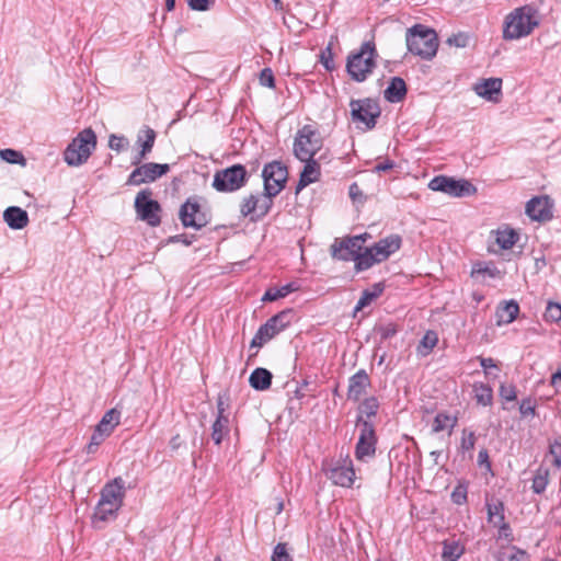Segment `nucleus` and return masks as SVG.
I'll use <instances>...</instances> for the list:
<instances>
[{
    "instance_id": "obj_19",
    "label": "nucleus",
    "mask_w": 561,
    "mask_h": 561,
    "mask_svg": "<svg viewBox=\"0 0 561 561\" xmlns=\"http://www.w3.org/2000/svg\"><path fill=\"white\" fill-rule=\"evenodd\" d=\"M370 378L366 370L359 369L348 379L347 399L357 402L370 387Z\"/></svg>"
},
{
    "instance_id": "obj_23",
    "label": "nucleus",
    "mask_w": 561,
    "mask_h": 561,
    "mask_svg": "<svg viewBox=\"0 0 561 561\" xmlns=\"http://www.w3.org/2000/svg\"><path fill=\"white\" fill-rule=\"evenodd\" d=\"M157 134L156 131L146 126L137 137V144L140 145L141 149L139 153L134 158L133 164L138 165L152 150L154 146Z\"/></svg>"
},
{
    "instance_id": "obj_38",
    "label": "nucleus",
    "mask_w": 561,
    "mask_h": 561,
    "mask_svg": "<svg viewBox=\"0 0 561 561\" xmlns=\"http://www.w3.org/2000/svg\"><path fill=\"white\" fill-rule=\"evenodd\" d=\"M298 289V286L295 283H288L279 288H268L264 296L262 297L263 301H275L279 298L286 297L288 294Z\"/></svg>"
},
{
    "instance_id": "obj_50",
    "label": "nucleus",
    "mask_w": 561,
    "mask_h": 561,
    "mask_svg": "<svg viewBox=\"0 0 561 561\" xmlns=\"http://www.w3.org/2000/svg\"><path fill=\"white\" fill-rule=\"evenodd\" d=\"M549 454L552 457V465L561 468V442L554 440L549 445Z\"/></svg>"
},
{
    "instance_id": "obj_36",
    "label": "nucleus",
    "mask_w": 561,
    "mask_h": 561,
    "mask_svg": "<svg viewBox=\"0 0 561 561\" xmlns=\"http://www.w3.org/2000/svg\"><path fill=\"white\" fill-rule=\"evenodd\" d=\"M496 559L497 561H529V554L512 546L499 551Z\"/></svg>"
},
{
    "instance_id": "obj_22",
    "label": "nucleus",
    "mask_w": 561,
    "mask_h": 561,
    "mask_svg": "<svg viewBox=\"0 0 561 561\" xmlns=\"http://www.w3.org/2000/svg\"><path fill=\"white\" fill-rule=\"evenodd\" d=\"M401 247V238L398 234L388 236L376 242L370 249L379 262L386 261Z\"/></svg>"
},
{
    "instance_id": "obj_63",
    "label": "nucleus",
    "mask_w": 561,
    "mask_h": 561,
    "mask_svg": "<svg viewBox=\"0 0 561 561\" xmlns=\"http://www.w3.org/2000/svg\"><path fill=\"white\" fill-rule=\"evenodd\" d=\"M478 360L480 362L481 367L484 368L485 374H489L488 373L489 368H496V364H495L494 359L491 357L479 356Z\"/></svg>"
},
{
    "instance_id": "obj_41",
    "label": "nucleus",
    "mask_w": 561,
    "mask_h": 561,
    "mask_svg": "<svg viewBox=\"0 0 561 561\" xmlns=\"http://www.w3.org/2000/svg\"><path fill=\"white\" fill-rule=\"evenodd\" d=\"M463 553V547H461L458 542H444V548L442 552V557L446 561H457L461 554Z\"/></svg>"
},
{
    "instance_id": "obj_51",
    "label": "nucleus",
    "mask_w": 561,
    "mask_h": 561,
    "mask_svg": "<svg viewBox=\"0 0 561 561\" xmlns=\"http://www.w3.org/2000/svg\"><path fill=\"white\" fill-rule=\"evenodd\" d=\"M476 440H477V437L473 432H467V430H463L460 448L463 451L472 450L474 448Z\"/></svg>"
},
{
    "instance_id": "obj_11",
    "label": "nucleus",
    "mask_w": 561,
    "mask_h": 561,
    "mask_svg": "<svg viewBox=\"0 0 561 561\" xmlns=\"http://www.w3.org/2000/svg\"><path fill=\"white\" fill-rule=\"evenodd\" d=\"M352 119L356 123H363L367 129L376 126L377 118L380 116V107L371 99L352 100L350 103Z\"/></svg>"
},
{
    "instance_id": "obj_44",
    "label": "nucleus",
    "mask_w": 561,
    "mask_h": 561,
    "mask_svg": "<svg viewBox=\"0 0 561 561\" xmlns=\"http://www.w3.org/2000/svg\"><path fill=\"white\" fill-rule=\"evenodd\" d=\"M499 394L506 402L515 401L517 398L516 387L514 385L501 383Z\"/></svg>"
},
{
    "instance_id": "obj_54",
    "label": "nucleus",
    "mask_w": 561,
    "mask_h": 561,
    "mask_svg": "<svg viewBox=\"0 0 561 561\" xmlns=\"http://www.w3.org/2000/svg\"><path fill=\"white\" fill-rule=\"evenodd\" d=\"M376 331L380 335L381 340H388L397 334L398 329L394 323H387L379 325Z\"/></svg>"
},
{
    "instance_id": "obj_52",
    "label": "nucleus",
    "mask_w": 561,
    "mask_h": 561,
    "mask_svg": "<svg viewBox=\"0 0 561 561\" xmlns=\"http://www.w3.org/2000/svg\"><path fill=\"white\" fill-rule=\"evenodd\" d=\"M451 501L457 505H462L467 502V486L458 484L451 492Z\"/></svg>"
},
{
    "instance_id": "obj_55",
    "label": "nucleus",
    "mask_w": 561,
    "mask_h": 561,
    "mask_svg": "<svg viewBox=\"0 0 561 561\" xmlns=\"http://www.w3.org/2000/svg\"><path fill=\"white\" fill-rule=\"evenodd\" d=\"M273 197L274 196H268L264 192V197L262 199L259 198V206H257L259 214H257V217H264V216H266L268 214V211L271 210V208L273 206Z\"/></svg>"
},
{
    "instance_id": "obj_2",
    "label": "nucleus",
    "mask_w": 561,
    "mask_h": 561,
    "mask_svg": "<svg viewBox=\"0 0 561 561\" xmlns=\"http://www.w3.org/2000/svg\"><path fill=\"white\" fill-rule=\"evenodd\" d=\"M407 46L411 54L431 60L437 53L438 38L433 28L415 24L407 31Z\"/></svg>"
},
{
    "instance_id": "obj_14",
    "label": "nucleus",
    "mask_w": 561,
    "mask_h": 561,
    "mask_svg": "<svg viewBox=\"0 0 561 561\" xmlns=\"http://www.w3.org/2000/svg\"><path fill=\"white\" fill-rule=\"evenodd\" d=\"M170 170L169 164H160L154 162L145 163L137 167L129 174L126 184L127 185H140L142 183H150L159 179L160 176L168 173Z\"/></svg>"
},
{
    "instance_id": "obj_40",
    "label": "nucleus",
    "mask_w": 561,
    "mask_h": 561,
    "mask_svg": "<svg viewBox=\"0 0 561 561\" xmlns=\"http://www.w3.org/2000/svg\"><path fill=\"white\" fill-rule=\"evenodd\" d=\"M456 424H457L456 416L451 417L450 415H448L446 413H438L435 416L434 422H433V432L439 433V432L446 430L447 427L453 430L456 426Z\"/></svg>"
},
{
    "instance_id": "obj_37",
    "label": "nucleus",
    "mask_w": 561,
    "mask_h": 561,
    "mask_svg": "<svg viewBox=\"0 0 561 561\" xmlns=\"http://www.w3.org/2000/svg\"><path fill=\"white\" fill-rule=\"evenodd\" d=\"M438 342V335L435 331H427L421 339L416 352L420 356H427Z\"/></svg>"
},
{
    "instance_id": "obj_16",
    "label": "nucleus",
    "mask_w": 561,
    "mask_h": 561,
    "mask_svg": "<svg viewBox=\"0 0 561 561\" xmlns=\"http://www.w3.org/2000/svg\"><path fill=\"white\" fill-rule=\"evenodd\" d=\"M552 207L549 196H535L527 202L525 213L533 220L547 221L552 218Z\"/></svg>"
},
{
    "instance_id": "obj_13",
    "label": "nucleus",
    "mask_w": 561,
    "mask_h": 561,
    "mask_svg": "<svg viewBox=\"0 0 561 561\" xmlns=\"http://www.w3.org/2000/svg\"><path fill=\"white\" fill-rule=\"evenodd\" d=\"M179 217L185 228L199 230L209 224V217L202 211L197 201L188 198L180 208Z\"/></svg>"
},
{
    "instance_id": "obj_35",
    "label": "nucleus",
    "mask_w": 561,
    "mask_h": 561,
    "mask_svg": "<svg viewBox=\"0 0 561 561\" xmlns=\"http://www.w3.org/2000/svg\"><path fill=\"white\" fill-rule=\"evenodd\" d=\"M474 398L478 404L489 407L493 402V390L492 388L483 382H476L473 385Z\"/></svg>"
},
{
    "instance_id": "obj_12",
    "label": "nucleus",
    "mask_w": 561,
    "mask_h": 561,
    "mask_svg": "<svg viewBox=\"0 0 561 561\" xmlns=\"http://www.w3.org/2000/svg\"><path fill=\"white\" fill-rule=\"evenodd\" d=\"M356 425L360 427V434L355 448V456L358 460L373 457L376 453L377 437L374 425L370 421L358 416Z\"/></svg>"
},
{
    "instance_id": "obj_33",
    "label": "nucleus",
    "mask_w": 561,
    "mask_h": 561,
    "mask_svg": "<svg viewBox=\"0 0 561 561\" xmlns=\"http://www.w3.org/2000/svg\"><path fill=\"white\" fill-rule=\"evenodd\" d=\"M488 522L494 527L505 522L504 504L500 500L486 502Z\"/></svg>"
},
{
    "instance_id": "obj_5",
    "label": "nucleus",
    "mask_w": 561,
    "mask_h": 561,
    "mask_svg": "<svg viewBox=\"0 0 561 561\" xmlns=\"http://www.w3.org/2000/svg\"><path fill=\"white\" fill-rule=\"evenodd\" d=\"M322 147L323 138L321 133L316 125L307 124L298 129L294 140L293 152L298 160H306L316 157Z\"/></svg>"
},
{
    "instance_id": "obj_31",
    "label": "nucleus",
    "mask_w": 561,
    "mask_h": 561,
    "mask_svg": "<svg viewBox=\"0 0 561 561\" xmlns=\"http://www.w3.org/2000/svg\"><path fill=\"white\" fill-rule=\"evenodd\" d=\"M230 432L229 415H217L211 426V439L216 445H220L225 436Z\"/></svg>"
},
{
    "instance_id": "obj_20",
    "label": "nucleus",
    "mask_w": 561,
    "mask_h": 561,
    "mask_svg": "<svg viewBox=\"0 0 561 561\" xmlns=\"http://www.w3.org/2000/svg\"><path fill=\"white\" fill-rule=\"evenodd\" d=\"M474 92L491 102L497 103L502 96V79L489 78L477 83L473 88Z\"/></svg>"
},
{
    "instance_id": "obj_34",
    "label": "nucleus",
    "mask_w": 561,
    "mask_h": 561,
    "mask_svg": "<svg viewBox=\"0 0 561 561\" xmlns=\"http://www.w3.org/2000/svg\"><path fill=\"white\" fill-rule=\"evenodd\" d=\"M354 261L356 272L366 271L374 264L380 263L370 248H366L364 252L358 251Z\"/></svg>"
},
{
    "instance_id": "obj_10",
    "label": "nucleus",
    "mask_w": 561,
    "mask_h": 561,
    "mask_svg": "<svg viewBox=\"0 0 561 561\" xmlns=\"http://www.w3.org/2000/svg\"><path fill=\"white\" fill-rule=\"evenodd\" d=\"M428 187L432 191L443 192L454 197L470 196L477 192L467 180H455L446 175H438L431 180Z\"/></svg>"
},
{
    "instance_id": "obj_46",
    "label": "nucleus",
    "mask_w": 561,
    "mask_h": 561,
    "mask_svg": "<svg viewBox=\"0 0 561 561\" xmlns=\"http://www.w3.org/2000/svg\"><path fill=\"white\" fill-rule=\"evenodd\" d=\"M272 561H291V557L288 553L287 545L278 542L273 551Z\"/></svg>"
},
{
    "instance_id": "obj_6",
    "label": "nucleus",
    "mask_w": 561,
    "mask_h": 561,
    "mask_svg": "<svg viewBox=\"0 0 561 561\" xmlns=\"http://www.w3.org/2000/svg\"><path fill=\"white\" fill-rule=\"evenodd\" d=\"M250 174L242 164H233L214 174L211 186L220 193H232L242 188L249 181Z\"/></svg>"
},
{
    "instance_id": "obj_58",
    "label": "nucleus",
    "mask_w": 561,
    "mask_h": 561,
    "mask_svg": "<svg viewBox=\"0 0 561 561\" xmlns=\"http://www.w3.org/2000/svg\"><path fill=\"white\" fill-rule=\"evenodd\" d=\"M447 43L456 47H466L468 44V36L465 34L453 35L447 39Z\"/></svg>"
},
{
    "instance_id": "obj_32",
    "label": "nucleus",
    "mask_w": 561,
    "mask_h": 561,
    "mask_svg": "<svg viewBox=\"0 0 561 561\" xmlns=\"http://www.w3.org/2000/svg\"><path fill=\"white\" fill-rule=\"evenodd\" d=\"M495 243L501 250L512 249L518 240V233L514 229H497L495 232Z\"/></svg>"
},
{
    "instance_id": "obj_28",
    "label": "nucleus",
    "mask_w": 561,
    "mask_h": 561,
    "mask_svg": "<svg viewBox=\"0 0 561 561\" xmlns=\"http://www.w3.org/2000/svg\"><path fill=\"white\" fill-rule=\"evenodd\" d=\"M519 306L515 300L504 301L496 308L497 324L512 323L518 316Z\"/></svg>"
},
{
    "instance_id": "obj_45",
    "label": "nucleus",
    "mask_w": 561,
    "mask_h": 561,
    "mask_svg": "<svg viewBox=\"0 0 561 561\" xmlns=\"http://www.w3.org/2000/svg\"><path fill=\"white\" fill-rule=\"evenodd\" d=\"M546 320L558 322L561 320V305L557 302H549L546 312H545Z\"/></svg>"
},
{
    "instance_id": "obj_49",
    "label": "nucleus",
    "mask_w": 561,
    "mask_h": 561,
    "mask_svg": "<svg viewBox=\"0 0 561 561\" xmlns=\"http://www.w3.org/2000/svg\"><path fill=\"white\" fill-rule=\"evenodd\" d=\"M128 146V140L124 136H117V135H111L108 139V147L112 150H115L117 152H121L122 150L126 149Z\"/></svg>"
},
{
    "instance_id": "obj_26",
    "label": "nucleus",
    "mask_w": 561,
    "mask_h": 561,
    "mask_svg": "<svg viewBox=\"0 0 561 561\" xmlns=\"http://www.w3.org/2000/svg\"><path fill=\"white\" fill-rule=\"evenodd\" d=\"M407 84L400 77H393L385 90V99L391 103L401 102L407 95Z\"/></svg>"
},
{
    "instance_id": "obj_62",
    "label": "nucleus",
    "mask_w": 561,
    "mask_h": 561,
    "mask_svg": "<svg viewBox=\"0 0 561 561\" xmlns=\"http://www.w3.org/2000/svg\"><path fill=\"white\" fill-rule=\"evenodd\" d=\"M394 162L390 159H387L383 162L377 163L374 168V171L377 173L387 172L391 169H393Z\"/></svg>"
},
{
    "instance_id": "obj_47",
    "label": "nucleus",
    "mask_w": 561,
    "mask_h": 561,
    "mask_svg": "<svg viewBox=\"0 0 561 561\" xmlns=\"http://www.w3.org/2000/svg\"><path fill=\"white\" fill-rule=\"evenodd\" d=\"M0 157L10 163H23L24 157L21 152L14 149H3L0 151Z\"/></svg>"
},
{
    "instance_id": "obj_61",
    "label": "nucleus",
    "mask_w": 561,
    "mask_h": 561,
    "mask_svg": "<svg viewBox=\"0 0 561 561\" xmlns=\"http://www.w3.org/2000/svg\"><path fill=\"white\" fill-rule=\"evenodd\" d=\"M194 236H187V234H176L173 237H170V242H181L185 245H191L194 241Z\"/></svg>"
},
{
    "instance_id": "obj_7",
    "label": "nucleus",
    "mask_w": 561,
    "mask_h": 561,
    "mask_svg": "<svg viewBox=\"0 0 561 561\" xmlns=\"http://www.w3.org/2000/svg\"><path fill=\"white\" fill-rule=\"evenodd\" d=\"M293 310L286 309L271 317L263 325L259 328L253 336L250 346L262 347L267 341L272 340L278 333L288 328L293 320Z\"/></svg>"
},
{
    "instance_id": "obj_3",
    "label": "nucleus",
    "mask_w": 561,
    "mask_h": 561,
    "mask_svg": "<svg viewBox=\"0 0 561 561\" xmlns=\"http://www.w3.org/2000/svg\"><path fill=\"white\" fill-rule=\"evenodd\" d=\"M377 50L374 42H365L358 51L351 53L346 61V71L356 82L365 81L376 68Z\"/></svg>"
},
{
    "instance_id": "obj_39",
    "label": "nucleus",
    "mask_w": 561,
    "mask_h": 561,
    "mask_svg": "<svg viewBox=\"0 0 561 561\" xmlns=\"http://www.w3.org/2000/svg\"><path fill=\"white\" fill-rule=\"evenodd\" d=\"M549 483V470L545 468H538L533 478L531 490L536 494H541L545 492L547 485Z\"/></svg>"
},
{
    "instance_id": "obj_53",
    "label": "nucleus",
    "mask_w": 561,
    "mask_h": 561,
    "mask_svg": "<svg viewBox=\"0 0 561 561\" xmlns=\"http://www.w3.org/2000/svg\"><path fill=\"white\" fill-rule=\"evenodd\" d=\"M519 413L523 417L535 416L536 405L531 398L522 400L519 404Z\"/></svg>"
},
{
    "instance_id": "obj_57",
    "label": "nucleus",
    "mask_w": 561,
    "mask_h": 561,
    "mask_svg": "<svg viewBox=\"0 0 561 561\" xmlns=\"http://www.w3.org/2000/svg\"><path fill=\"white\" fill-rule=\"evenodd\" d=\"M211 3V0H187L188 7L194 11H207Z\"/></svg>"
},
{
    "instance_id": "obj_43",
    "label": "nucleus",
    "mask_w": 561,
    "mask_h": 561,
    "mask_svg": "<svg viewBox=\"0 0 561 561\" xmlns=\"http://www.w3.org/2000/svg\"><path fill=\"white\" fill-rule=\"evenodd\" d=\"M379 409V402L376 397L366 398L359 405V412L362 415H366L368 419L375 416Z\"/></svg>"
},
{
    "instance_id": "obj_15",
    "label": "nucleus",
    "mask_w": 561,
    "mask_h": 561,
    "mask_svg": "<svg viewBox=\"0 0 561 561\" xmlns=\"http://www.w3.org/2000/svg\"><path fill=\"white\" fill-rule=\"evenodd\" d=\"M358 251H362L359 237L335 238L330 247L331 256L339 261H354Z\"/></svg>"
},
{
    "instance_id": "obj_8",
    "label": "nucleus",
    "mask_w": 561,
    "mask_h": 561,
    "mask_svg": "<svg viewBox=\"0 0 561 561\" xmlns=\"http://www.w3.org/2000/svg\"><path fill=\"white\" fill-rule=\"evenodd\" d=\"M264 192L268 196H277L285 187L288 170L280 161H272L264 165L262 171Z\"/></svg>"
},
{
    "instance_id": "obj_56",
    "label": "nucleus",
    "mask_w": 561,
    "mask_h": 561,
    "mask_svg": "<svg viewBox=\"0 0 561 561\" xmlns=\"http://www.w3.org/2000/svg\"><path fill=\"white\" fill-rule=\"evenodd\" d=\"M260 83L267 88H274L275 78L271 68H264L260 73Z\"/></svg>"
},
{
    "instance_id": "obj_48",
    "label": "nucleus",
    "mask_w": 561,
    "mask_h": 561,
    "mask_svg": "<svg viewBox=\"0 0 561 561\" xmlns=\"http://www.w3.org/2000/svg\"><path fill=\"white\" fill-rule=\"evenodd\" d=\"M479 274H483V275H488L489 277H500L501 276V272L499 268H496L495 266H489V265H476L473 268H472V272H471V275L474 276V275H479Z\"/></svg>"
},
{
    "instance_id": "obj_64",
    "label": "nucleus",
    "mask_w": 561,
    "mask_h": 561,
    "mask_svg": "<svg viewBox=\"0 0 561 561\" xmlns=\"http://www.w3.org/2000/svg\"><path fill=\"white\" fill-rule=\"evenodd\" d=\"M478 463L480 466L485 465L486 468H489V469L491 468V463L489 461V454H488L486 449L483 448V449H481L479 451V454H478Z\"/></svg>"
},
{
    "instance_id": "obj_18",
    "label": "nucleus",
    "mask_w": 561,
    "mask_h": 561,
    "mask_svg": "<svg viewBox=\"0 0 561 561\" xmlns=\"http://www.w3.org/2000/svg\"><path fill=\"white\" fill-rule=\"evenodd\" d=\"M324 471L327 478L331 480L335 485L351 488L354 483L355 471L352 461L343 465L336 463L324 469Z\"/></svg>"
},
{
    "instance_id": "obj_21",
    "label": "nucleus",
    "mask_w": 561,
    "mask_h": 561,
    "mask_svg": "<svg viewBox=\"0 0 561 561\" xmlns=\"http://www.w3.org/2000/svg\"><path fill=\"white\" fill-rule=\"evenodd\" d=\"M300 161L304 162L305 165L302 171L300 172L299 181L296 187V193H299L309 184L319 181L321 176L320 163L314 157Z\"/></svg>"
},
{
    "instance_id": "obj_1",
    "label": "nucleus",
    "mask_w": 561,
    "mask_h": 561,
    "mask_svg": "<svg viewBox=\"0 0 561 561\" xmlns=\"http://www.w3.org/2000/svg\"><path fill=\"white\" fill-rule=\"evenodd\" d=\"M539 24L540 15L536 7L526 4L516 8L504 20L503 38L514 41L528 36Z\"/></svg>"
},
{
    "instance_id": "obj_59",
    "label": "nucleus",
    "mask_w": 561,
    "mask_h": 561,
    "mask_svg": "<svg viewBox=\"0 0 561 561\" xmlns=\"http://www.w3.org/2000/svg\"><path fill=\"white\" fill-rule=\"evenodd\" d=\"M496 527H499V538H504L507 541L513 540L512 529L507 523L503 522Z\"/></svg>"
},
{
    "instance_id": "obj_17",
    "label": "nucleus",
    "mask_w": 561,
    "mask_h": 561,
    "mask_svg": "<svg viewBox=\"0 0 561 561\" xmlns=\"http://www.w3.org/2000/svg\"><path fill=\"white\" fill-rule=\"evenodd\" d=\"M126 495V485L122 477H116L105 483L101 490L100 500L115 507H122Z\"/></svg>"
},
{
    "instance_id": "obj_60",
    "label": "nucleus",
    "mask_w": 561,
    "mask_h": 561,
    "mask_svg": "<svg viewBox=\"0 0 561 561\" xmlns=\"http://www.w3.org/2000/svg\"><path fill=\"white\" fill-rule=\"evenodd\" d=\"M327 51H328V56H325L324 53L321 55V62L327 70L331 71L334 69V60H333L331 49L327 48Z\"/></svg>"
},
{
    "instance_id": "obj_27",
    "label": "nucleus",
    "mask_w": 561,
    "mask_h": 561,
    "mask_svg": "<svg viewBox=\"0 0 561 561\" xmlns=\"http://www.w3.org/2000/svg\"><path fill=\"white\" fill-rule=\"evenodd\" d=\"M272 378L273 375L270 370L266 368L257 367L251 373L249 382L253 389L257 391H264L271 387Z\"/></svg>"
},
{
    "instance_id": "obj_9",
    "label": "nucleus",
    "mask_w": 561,
    "mask_h": 561,
    "mask_svg": "<svg viewBox=\"0 0 561 561\" xmlns=\"http://www.w3.org/2000/svg\"><path fill=\"white\" fill-rule=\"evenodd\" d=\"M152 192L149 188L140 191L135 198V209L137 217L147 222L150 227H157L161 224V206L151 199Z\"/></svg>"
},
{
    "instance_id": "obj_30",
    "label": "nucleus",
    "mask_w": 561,
    "mask_h": 561,
    "mask_svg": "<svg viewBox=\"0 0 561 561\" xmlns=\"http://www.w3.org/2000/svg\"><path fill=\"white\" fill-rule=\"evenodd\" d=\"M385 290V284L382 282L376 283L369 289H365L358 299L354 311H360L365 307L369 306L374 300L382 295Z\"/></svg>"
},
{
    "instance_id": "obj_29",
    "label": "nucleus",
    "mask_w": 561,
    "mask_h": 561,
    "mask_svg": "<svg viewBox=\"0 0 561 561\" xmlns=\"http://www.w3.org/2000/svg\"><path fill=\"white\" fill-rule=\"evenodd\" d=\"M119 422L121 411H118L116 408H113L105 412L101 421L95 426V430H98V432L100 433L110 436L113 433L114 428L119 424Z\"/></svg>"
},
{
    "instance_id": "obj_4",
    "label": "nucleus",
    "mask_w": 561,
    "mask_h": 561,
    "mask_svg": "<svg viewBox=\"0 0 561 561\" xmlns=\"http://www.w3.org/2000/svg\"><path fill=\"white\" fill-rule=\"evenodd\" d=\"M96 147V135L92 128H84L64 151V160L70 167H79L88 161Z\"/></svg>"
},
{
    "instance_id": "obj_24",
    "label": "nucleus",
    "mask_w": 561,
    "mask_h": 561,
    "mask_svg": "<svg viewBox=\"0 0 561 561\" xmlns=\"http://www.w3.org/2000/svg\"><path fill=\"white\" fill-rule=\"evenodd\" d=\"M119 510L121 507H115V505L99 500L98 504L94 507V513L92 515L93 527L101 528V523H106L115 519L117 517Z\"/></svg>"
},
{
    "instance_id": "obj_25",
    "label": "nucleus",
    "mask_w": 561,
    "mask_h": 561,
    "mask_svg": "<svg viewBox=\"0 0 561 561\" xmlns=\"http://www.w3.org/2000/svg\"><path fill=\"white\" fill-rule=\"evenodd\" d=\"M3 219L11 229L20 230L27 226L28 216L25 210L20 207H8L3 213Z\"/></svg>"
},
{
    "instance_id": "obj_42",
    "label": "nucleus",
    "mask_w": 561,
    "mask_h": 561,
    "mask_svg": "<svg viewBox=\"0 0 561 561\" xmlns=\"http://www.w3.org/2000/svg\"><path fill=\"white\" fill-rule=\"evenodd\" d=\"M257 206L259 197L256 195L251 194L248 197L243 198L240 205V213L243 217H248L249 215H252L255 211L259 213Z\"/></svg>"
}]
</instances>
